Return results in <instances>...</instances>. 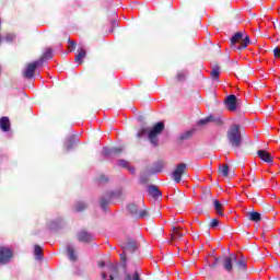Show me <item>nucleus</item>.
Returning <instances> with one entry per match:
<instances>
[{"label": "nucleus", "mask_w": 280, "mask_h": 280, "mask_svg": "<svg viewBox=\"0 0 280 280\" xmlns=\"http://www.w3.org/2000/svg\"><path fill=\"white\" fill-rule=\"evenodd\" d=\"M165 130V124L163 121L158 122L152 129L142 128L138 131L137 137H145L148 135V139L152 145H159V135H161Z\"/></svg>", "instance_id": "obj_1"}, {"label": "nucleus", "mask_w": 280, "mask_h": 280, "mask_svg": "<svg viewBox=\"0 0 280 280\" xmlns=\"http://www.w3.org/2000/svg\"><path fill=\"white\" fill-rule=\"evenodd\" d=\"M248 45H250V37L248 35L244 37L242 32L235 33L231 38V47L235 51L246 49Z\"/></svg>", "instance_id": "obj_2"}, {"label": "nucleus", "mask_w": 280, "mask_h": 280, "mask_svg": "<svg viewBox=\"0 0 280 280\" xmlns=\"http://www.w3.org/2000/svg\"><path fill=\"white\" fill-rule=\"evenodd\" d=\"M228 141L232 148H240L242 145V131L240 125L234 124L228 130Z\"/></svg>", "instance_id": "obj_3"}, {"label": "nucleus", "mask_w": 280, "mask_h": 280, "mask_svg": "<svg viewBox=\"0 0 280 280\" xmlns=\"http://www.w3.org/2000/svg\"><path fill=\"white\" fill-rule=\"evenodd\" d=\"M122 248V254L120 255L121 261H124V264H126V256L128 255V253H135V250H137L138 245H137V241H128L127 243H124L121 245Z\"/></svg>", "instance_id": "obj_4"}, {"label": "nucleus", "mask_w": 280, "mask_h": 280, "mask_svg": "<svg viewBox=\"0 0 280 280\" xmlns=\"http://www.w3.org/2000/svg\"><path fill=\"white\" fill-rule=\"evenodd\" d=\"M187 172V164L179 163L176 165L175 170L172 173V178L175 183H180L183 180V174Z\"/></svg>", "instance_id": "obj_5"}, {"label": "nucleus", "mask_w": 280, "mask_h": 280, "mask_svg": "<svg viewBox=\"0 0 280 280\" xmlns=\"http://www.w3.org/2000/svg\"><path fill=\"white\" fill-rule=\"evenodd\" d=\"M38 67H43V61H33L32 63H28L27 67L24 70V78L27 80H32L34 78V73Z\"/></svg>", "instance_id": "obj_6"}, {"label": "nucleus", "mask_w": 280, "mask_h": 280, "mask_svg": "<svg viewBox=\"0 0 280 280\" xmlns=\"http://www.w3.org/2000/svg\"><path fill=\"white\" fill-rule=\"evenodd\" d=\"M119 196H121V190H116V191L107 192L106 195H104L101 199V208L103 209V211H106V208L108 207V202H110L113 198H119Z\"/></svg>", "instance_id": "obj_7"}, {"label": "nucleus", "mask_w": 280, "mask_h": 280, "mask_svg": "<svg viewBox=\"0 0 280 280\" xmlns=\"http://www.w3.org/2000/svg\"><path fill=\"white\" fill-rule=\"evenodd\" d=\"M127 210L131 215H135V218H148V211L145 210H139V206L135 203H130L127 206Z\"/></svg>", "instance_id": "obj_8"}, {"label": "nucleus", "mask_w": 280, "mask_h": 280, "mask_svg": "<svg viewBox=\"0 0 280 280\" xmlns=\"http://www.w3.org/2000/svg\"><path fill=\"white\" fill-rule=\"evenodd\" d=\"M106 270H107V272L106 271L102 272V279L103 280H113L115 275H117V265L109 262L106 266Z\"/></svg>", "instance_id": "obj_9"}, {"label": "nucleus", "mask_w": 280, "mask_h": 280, "mask_svg": "<svg viewBox=\"0 0 280 280\" xmlns=\"http://www.w3.org/2000/svg\"><path fill=\"white\" fill-rule=\"evenodd\" d=\"M217 124V126H222V117L210 115L203 119H200L197 124L198 126H207V124Z\"/></svg>", "instance_id": "obj_10"}, {"label": "nucleus", "mask_w": 280, "mask_h": 280, "mask_svg": "<svg viewBox=\"0 0 280 280\" xmlns=\"http://www.w3.org/2000/svg\"><path fill=\"white\" fill-rule=\"evenodd\" d=\"M12 259V249L0 247V264H8Z\"/></svg>", "instance_id": "obj_11"}, {"label": "nucleus", "mask_w": 280, "mask_h": 280, "mask_svg": "<svg viewBox=\"0 0 280 280\" xmlns=\"http://www.w3.org/2000/svg\"><path fill=\"white\" fill-rule=\"evenodd\" d=\"M225 106L228 110H237V96L231 94L225 100Z\"/></svg>", "instance_id": "obj_12"}, {"label": "nucleus", "mask_w": 280, "mask_h": 280, "mask_svg": "<svg viewBox=\"0 0 280 280\" xmlns=\"http://www.w3.org/2000/svg\"><path fill=\"white\" fill-rule=\"evenodd\" d=\"M233 261H237L236 255H232L231 257H225L223 259V267L226 272H233Z\"/></svg>", "instance_id": "obj_13"}, {"label": "nucleus", "mask_w": 280, "mask_h": 280, "mask_svg": "<svg viewBox=\"0 0 280 280\" xmlns=\"http://www.w3.org/2000/svg\"><path fill=\"white\" fill-rule=\"evenodd\" d=\"M103 156H117V154H121V148H103L102 152Z\"/></svg>", "instance_id": "obj_14"}, {"label": "nucleus", "mask_w": 280, "mask_h": 280, "mask_svg": "<svg viewBox=\"0 0 280 280\" xmlns=\"http://www.w3.org/2000/svg\"><path fill=\"white\" fill-rule=\"evenodd\" d=\"M78 240H79V242H83L84 244H89V242H93V234H91L86 231H81L78 234Z\"/></svg>", "instance_id": "obj_15"}, {"label": "nucleus", "mask_w": 280, "mask_h": 280, "mask_svg": "<svg viewBox=\"0 0 280 280\" xmlns=\"http://www.w3.org/2000/svg\"><path fill=\"white\" fill-rule=\"evenodd\" d=\"M258 156L264 161L265 163H273V158L268 151L259 150Z\"/></svg>", "instance_id": "obj_16"}, {"label": "nucleus", "mask_w": 280, "mask_h": 280, "mask_svg": "<svg viewBox=\"0 0 280 280\" xmlns=\"http://www.w3.org/2000/svg\"><path fill=\"white\" fill-rule=\"evenodd\" d=\"M52 57H54V51L51 50V48H47L42 55V57L37 60V62L42 61V65H43L47 62V60H51Z\"/></svg>", "instance_id": "obj_17"}, {"label": "nucleus", "mask_w": 280, "mask_h": 280, "mask_svg": "<svg viewBox=\"0 0 280 280\" xmlns=\"http://www.w3.org/2000/svg\"><path fill=\"white\" fill-rule=\"evenodd\" d=\"M164 168H165V162L158 161L153 164L151 174H161V172H163Z\"/></svg>", "instance_id": "obj_18"}, {"label": "nucleus", "mask_w": 280, "mask_h": 280, "mask_svg": "<svg viewBox=\"0 0 280 280\" xmlns=\"http://www.w3.org/2000/svg\"><path fill=\"white\" fill-rule=\"evenodd\" d=\"M84 58H86V50L84 49V46H81L78 49V54L75 56V62H78V65H82V60H84Z\"/></svg>", "instance_id": "obj_19"}, {"label": "nucleus", "mask_w": 280, "mask_h": 280, "mask_svg": "<svg viewBox=\"0 0 280 280\" xmlns=\"http://www.w3.org/2000/svg\"><path fill=\"white\" fill-rule=\"evenodd\" d=\"M0 129L3 132H8L10 130V118L7 116L0 118Z\"/></svg>", "instance_id": "obj_20"}, {"label": "nucleus", "mask_w": 280, "mask_h": 280, "mask_svg": "<svg viewBox=\"0 0 280 280\" xmlns=\"http://www.w3.org/2000/svg\"><path fill=\"white\" fill-rule=\"evenodd\" d=\"M148 191L152 198H161L163 196V192L155 185L149 186Z\"/></svg>", "instance_id": "obj_21"}, {"label": "nucleus", "mask_w": 280, "mask_h": 280, "mask_svg": "<svg viewBox=\"0 0 280 280\" xmlns=\"http://www.w3.org/2000/svg\"><path fill=\"white\" fill-rule=\"evenodd\" d=\"M67 253H68V259L70 261H78V256L75 255V248H73V245L71 244L67 245Z\"/></svg>", "instance_id": "obj_22"}, {"label": "nucleus", "mask_w": 280, "mask_h": 280, "mask_svg": "<svg viewBox=\"0 0 280 280\" xmlns=\"http://www.w3.org/2000/svg\"><path fill=\"white\" fill-rule=\"evenodd\" d=\"M117 164L120 167H125L126 170H128V172H130V174H135V166H131L128 161H126V160H118Z\"/></svg>", "instance_id": "obj_23"}, {"label": "nucleus", "mask_w": 280, "mask_h": 280, "mask_svg": "<svg viewBox=\"0 0 280 280\" xmlns=\"http://www.w3.org/2000/svg\"><path fill=\"white\" fill-rule=\"evenodd\" d=\"M75 137H70L66 140L65 142V149L69 152V150H71L73 148V145H75V141H74Z\"/></svg>", "instance_id": "obj_24"}, {"label": "nucleus", "mask_w": 280, "mask_h": 280, "mask_svg": "<svg viewBox=\"0 0 280 280\" xmlns=\"http://www.w3.org/2000/svg\"><path fill=\"white\" fill-rule=\"evenodd\" d=\"M34 255L37 261H40V259H43V247H40V245H35Z\"/></svg>", "instance_id": "obj_25"}, {"label": "nucleus", "mask_w": 280, "mask_h": 280, "mask_svg": "<svg viewBox=\"0 0 280 280\" xmlns=\"http://www.w3.org/2000/svg\"><path fill=\"white\" fill-rule=\"evenodd\" d=\"M183 235L184 234L180 232V228H173L172 240H180Z\"/></svg>", "instance_id": "obj_26"}, {"label": "nucleus", "mask_w": 280, "mask_h": 280, "mask_svg": "<svg viewBox=\"0 0 280 280\" xmlns=\"http://www.w3.org/2000/svg\"><path fill=\"white\" fill-rule=\"evenodd\" d=\"M223 206L220 201L214 200V210L218 213V215H224V212L222 211Z\"/></svg>", "instance_id": "obj_27"}, {"label": "nucleus", "mask_w": 280, "mask_h": 280, "mask_svg": "<svg viewBox=\"0 0 280 280\" xmlns=\"http://www.w3.org/2000/svg\"><path fill=\"white\" fill-rule=\"evenodd\" d=\"M249 220H252V222H259L261 214L259 212H252L249 213Z\"/></svg>", "instance_id": "obj_28"}, {"label": "nucleus", "mask_w": 280, "mask_h": 280, "mask_svg": "<svg viewBox=\"0 0 280 280\" xmlns=\"http://www.w3.org/2000/svg\"><path fill=\"white\" fill-rule=\"evenodd\" d=\"M84 209H86V203L83 201H78L74 205V211H84Z\"/></svg>", "instance_id": "obj_29"}, {"label": "nucleus", "mask_w": 280, "mask_h": 280, "mask_svg": "<svg viewBox=\"0 0 280 280\" xmlns=\"http://www.w3.org/2000/svg\"><path fill=\"white\" fill-rule=\"evenodd\" d=\"M229 164H224L221 168H220V172L223 176H229Z\"/></svg>", "instance_id": "obj_30"}, {"label": "nucleus", "mask_w": 280, "mask_h": 280, "mask_svg": "<svg viewBox=\"0 0 280 280\" xmlns=\"http://www.w3.org/2000/svg\"><path fill=\"white\" fill-rule=\"evenodd\" d=\"M211 75L214 80H218L220 78V68H213Z\"/></svg>", "instance_id": "obj_31"}, {"label": "nucleus", "mask_w": 280, "mask_h": 280, "mask_svg": "<svg viewBox=\"0 0 280 280\" xmlns=\"http://www.w3.org/2000/svg\"><path fill=\"white\" fill-rule=\"evenodd\" d=\"M237 266H238V268H243V270H245V268H246V259H244V257L238 259L237 260Z\"/></svg>", "instance_id": "obj_32"}, {"label": "nucleus", "mask_w": 280, "mask_h": 280, "mask_svg": "<svg viewBox=\"0 0 280 280\" xmlns=\"http://www.w3.org/2000/svg\"><path fill=\"white\" fill-rule=\"evenodd\" d=\"M14 38H16V36L12 33H9L4 36V40H7V43H12V40H14Z\"/></svg>", "instance_id": "obj_33"}, {"label": "nucleus", "mask_w": 280, "mask_h": 280, "mask_svg": "<svg viewBox=\"0 0 280 280\" xmlns=\"http://www.w3.org/2000/svg\"><path fill=\"white\" fill-rule=\"evenodd\" d=\"M75 50V42L69 39V45H68V51L71 54V51Z\"/></svg>", "instance_id": "obj_34"}, {"label": "nucleus", "mask_w": 280, "mask_h": 280, "mask_svg": "<svg viewBox=\"0 0 280 280\" xmlns=\"http://www.w3.org/2000/svg\"><path fill=\"white\" fill-rule=\"evenodd\" d=\"M186 75H187V72L180 71V72L177 73V80L179 82H183L185 80Z\"/></svg>", "instance_id": "obj_35"}, {"label": "nucleus", "mask_w": 280, "mask_h": 280, "mask_svg": "<svg viewBox=\"0 0 280 280\" xmlns=\"http://www.w3.org/2000/svg\"><path fill=\"white\" fill-rule=\"evenodd\" d=\"M189 137H191V131H186L180 135L182 140L189 139Z\"/></svg>", "instance_id": "obj_36"}, {"label": "nucleus", "mask_w": 280, "mask_h": 280, "mask_svg": "<svg viewBox=\"0 0 280 280\" xmlns=\"http://www.w3.org/2000/svg\"><path fill=\"white\" fill-rule=\"evenodd\" d=\"M220 224V221H218V219H213L212 221H211V223H210V226L212 228V229H215V226H218Z\"/></svg>", "instance_id": "obj_37"}, {"label": "nucleus", "mask_w": 280, "mask_h": 280, "mask_svg": "<svg viewBox=\"0 0 280 280\" xmlns=\"http://www.w3.org/2000/svg\"><path fill=\"white\" fill-rule=\"evenodd\" d=\"M131 280H141V277L139 276V271H136L131 278Z\"/></svg>", "instance_id": "obj_38"}, {"label": "nucleus", "mask_w": 280, "mask_h": 280, "mask_svg": "<svg viewBox=\"0 0 280 280\" xmlns=\"http://www.w3.org/2000/svg\"><path fill=\"white\" fill-rule=\"evenodd\" d=\"M273 54H275L276 58H280V49L279 48H275Z\"/></svg>", "instance_id": "obj_39"}, {"label": "nucleus", "mask_w": 280, "mask_h": 280, "mask_svg": "<svg viewBox=\"0 0 280 280\" xmlns=\"http://www.w3.org/2000/svg\"><path fill=\"white\" fill-rule=\"evenodd\" d=\"M108 182V177H106L105 175H102L100 178V183H107Z\"/></svg>", "instance_id": "obj_40"}, {"label": "nucleus", "mask_w": 280, "mask_h": 280, "mask_svg": "<svg viewBox=\"0 0 280 280\" xmlns=\"http://www.w3.org/2000/svg\"><path fill=\"white\" fill-rule=\"evenodd\" d=\"M124 280H132V276H130V273H127Z\"/></svg>", "instance_id": "obj_41"}, {"label": "nucleus", "mask_w": 280, "mask_h": 280, "mask_svg": "<svg viewBox=\"0 0 280 280\" xmlns=\"http://www.w3.org/2000/svg\"><path fill=\"white\" fill-rule=\"evenodd\" d=\"M98 266H100V268H104V267L106 266V264H105L104 261H101V262L98 264Z\"/></svg>", "instance_id": "obj_42"}, {"label": "nucleus", "mask_w": 280, "mask_h": 280, "mask_svg": "<svg viewBox=\"0 0 280 280\" xmlns=\"http://www.w3.org/2000/svg\"><path fill=\"white\" fill-rule=\"evenodd\" d=\"M140 180H141V183H148V179L143 178V177H141Z\"/></svg>", "instance_id": "obj_43"}, {"label": "nucleus", "mask_w": 280, "mask_h": 280, "mask_svg": "<svg viewBox=\"0 0 280 280\" xmlns=\"http://www.w3.org/2000/svg\"><path fill=\"white\" fill-rule=\"evenodd\" d=\"M50 229H56V228H54V226L50 225Z\"/></svg>", "instance_id": "obj_44"}]
</instances>
